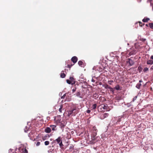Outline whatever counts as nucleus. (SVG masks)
<instances>
[{
  "mask_svg": "<svg viewBox=\"0 0 153 153\" xmlns=\"http://www.w3.org/2000/svg\"><path fill=\"white\" fill-rule=\"evenodd\" d=\"M51 131V129L49 127H47L45 130V131L47 133H50Z\"/></svg>",
  "mask_w": 153,
  "mask_h": 153,
  "instance_id": "obj_8",
  "label": "nucleus"
},
{
  "mask_svg": "<svg viewBox=\"0 0 153 153\" xmlns=\"http://www.w3.org/2000/svg\"><path fill=\"white\" fill-rule=\"evenodd\" d=\"M142 82H143V81L141 79V80H139V83H140Z\"/></svg>",
  "mask_w": 153,
  "mask_h": 153,
  "instance_id": "obj_45",
  "label": "nucleus"
},
{
  "mask_svg": "<svg viewBox=\"0 0 153 153\" xmlns=\"http://www.w3.org/2000/svg\"><path fill=\"white\" fill-rule=\"evenodd\" d=\"M83 63V62L81 61H79L78 62V64L79 66H81Z\"/></svg>",
  "mask_w": 153,
  "mask_h": 153,
  "instance_id": "obj_29",
  "label": "nucleus"
},
{
  "mask_svg": "<svg viewBox=\"0 0 153 153\" xmlns=\"http://www.w3.org/2000/svg\"><path fill=\"white\" fill-rule=\"evenodd\" d=\"M70 92H68L67 93H65V94H64V95L62 96L61 97V98L62 99H64L65 98V97H66L67 96H68V95H67V94H69Z\"/></svg>",
  "mask_w": 153,
  "mask_h": 153,
  "instance_id": "obj_13",
  "label": "nucleus"
},
{
  "mask_svg": "<svg viewBox=\"0 0 153 153\" xmlns=\"http://www.w3.org/2000/svg\"><path fill=\"white\" fill-rule=\"evenodd\" d=\"M50 127L51 128V129H52V130L53 131H56V130L57 129L56 128V126L55 125H51L50 126Z\"/></svg>",
  "mask_w": 153,
  "mask_h": 153,
  "instance_id": "obj_7",
  "label": "nucleus"
},
{
  "mask_svg": "<svg viewBox=\"0 0 153 153\" xmlns=\"http://www.w3.org/2000/svg\"><path fill=\"white\" fill-rule=\"evenodd\" d=\"M137 98V96H136L135 97H134L133 99V100H132V102H134Z\"/></svg>",
  "mask_w": 153,
  "mask_h": 153,
  "instance_id": "obj_35",
  "label": "nucleus"
},
{
  "mask_svg": "<svg viewBox=\"0 0 153 153\" xmlns=\"http://www.w3.org/2000/svg\"><path fill=\"white\" fill-rule=\"evenodd\" d=\"M59 146L61 148H62V147H63V145L62 144V141H61L60 143H59Z\"/></svg>",
  "mask_w": 153,
  "mask_h": 153,
  "instance_id": "obj_25",
  "label": "nucleus"
},
{
  "mask_svg": "<svg viewBox=\"0 0 153 153\" xmlns=\"http://www.w3.org/2000/svg\"><path fill=\"white\" fill-rule=\"evenodd\" d=\"M138 69L139 71V72H140L142 71V68L140 66H139L138 67Z\"/></svg>",
  "mask_w": 153,
  "mask_h": 153,
  "instance_id": "obj_28",
  "label": "nucleus"
},
{
  "mask_svg": "<svg viewBox=\"0 0 153 153\" xmlns=\"http://www.w3.org/2000/svg\"><path fill=\"white\" fill-rule=\"evenodd\" d=\"M50 137V135L49 134H47L45 135V136L42 137V140H45L47 139L48 138H49Z\"/></svg>",
  "mask_w": 153,
  "mask_h": 153,
  "instance_id": "obj_10",
  "label": "nucleus"
},
{
  "mask_svg": "<svg viewBox=\"0 0 153 153\" xmlns=\"http://www.w3.org/2000/svg\"><path fill=\"white\" fill-rule=\"evenodd\" d=\"M97 106V104H94L92 105V106L91 107V108H92V110H94L96 108Z\"/></svg>",
  "mask_w": 153,
  "mask_h": 153,
  "instance_id": "obj_20",
  "label": "nucleus"
},
{
  "mask_svg": "<svg viewBox=\"0 0 153 153\" xmlns=\"http://www.w3.org/2000/svg\"><path fill=\"white\" fill-rule=\"evenodd\" d=\"M105 88L106 89H111V87L108 85H106L105 86Z\"/></svg>",
  "mask_w": 153,
  "mask_h": 153,
  "instance_id": "obj_21",
  "label": "nucleus"
},
{
  "mask_svg": "<svg viewBox=\"0 0 153 153\" xmlns=\"http://www.w3.org/2000/svg\"><path fill=\"white\" fill-rule=\"evenodd\" d=\"M117 100H120V97L117 98Z\"/></svg>",
  "mask_w": 153,
  "mask_h": 153,
  "instance_id": "obj_48",
  "label": "nucleus"
},
{
  "mask_svg": "<svg viewBox=\"0 0 153 153\" xmlns=\"http://www.w3.org/2000/svg\"><path fill=\"white\" fill-rule=\"evenodd\" d=\"M150 69L151 70H153V65L151 67Z\"/></svg>",
  "mask_w": 153,
  "mask_h": 153,
  "instance_id": "obj_47",
  "label": "nucleus"
},
{
  "mask_svg": "<svg viewBox=\"0 0 153 153\" xmlns=\"http://www.w3.org/2000/svg\"><path fill=\"white\" fill-rule=\"evenodd\" d=\"M147 64L148 65H152L153 64V61L151 59L148 60L147 62Z\"/></svg>",
  "mask_w": 153,
  "mask_h": 153,
  "instance_id": "obj_12",
  "label": "nucleus"
},
{
  "mask_svg": "<svg viewBox=\"0 0 153 153\" xmlns=\"http://www.w3.org/2000/svg\"><path fill=\"white\" fill-rule=\"evenodd\" d=\"M150 59H153V55L151 56L150 57Z\"/></svg>",
  "mask_w": 153,
  "mask_h": 153,
  "instance_id": "obj_44",
  "label": "nucleus"
},
{
  "mask_svg": "<svg viewBox=\"0 0 153 153\" xmlns=\"http://www.w3.org/2000/svg\"><path fill=\"white\" fill-rule=\"evenodd\" d=\"M76 89H72V91L73 92H74L76 91Z\"/></svg>",
  "mask_w": 153,
  "mask_h": 153,
  "instance_id": "obj_43",
  "label": "nucleus"
},
{
  "mask_svg": "<svg viewBox=\"0 0 153 153\" xmlns=\"http://www.w3.org/2000/svg\"><path fill=\"white\" fill-rule=\"evenodd\" d=\"M92 134L91 135V139L92 140H94L95 139V137L97 135V130L95 126L93 127L91 130Z\"/></svg>",
  "mask_w": 153,
  "mask_h": 153,
  "instance_id": "obj_2",
  "label": "nucleus"
},
{
  "mask_svg": "<svg viewBox=\"0 0 153 153\" xmlns=\"http://www.w3.org/2000/svg\"><path fill=\"white\" fill-rule=\"evenodd\" d=\"M141 85V84L140 83H138L136 86V87L138 89L140 88V87Z\"/></svg>",
  "mask_w": 153,
  "mask_h": 153,
  "instance_id": "obj_17",
  "label": "nucleus"
},
{
  "mask_svg": "<svg viewBox=\"0 0 153 153\" xmlns=\"http://www.w3.org/2000/svg\"><path fill=\"white\" fill-rule=\"evenodd\" d=\"M149 70V68H148L146 67L144 68V69L143 71L144 72H146V71H148Z\"/></svg>",
  "mask_w": 153,
  "mask_h": 153,
  "instance_id": "obj_30",
  "label": "nucleus"
},
{
  "mask_svg": "<svg viewBox=\"0 0 153 153\" xmlns=\"http://www.w3.org/2000/svg\"><path fill=\"white\" fill-rule=\"evenodd\" d=\"M139 40L143 42H144L146 41V39L141 38V37Z\"/></svg>",
  "mask_w": 153,
  "mask_h": 153,
  "instance_id": "obj_27",
  "label": "nucleus"
},
{
  "mask_svg": "<svg viewBox=\"0 0 153 153\" xmlns=\"http://www.w3.org/2000/svg\"><path fill=\"white\" fill-rule=\"evenodd\" d=\"M146 26H147H147H148V24H146Z\"/></svg>",
  "mask_w": 153,
  "mask_h": 153,
  "instance_id": "obj_49",
  "label": "nucleus"
},
{
  "mask_svg": "<svg viewBox=\"0 0 153 153\" xmlns=\"http://www.w3.org/2000/svg\"><path fill=\"white\" fill-rule=\"evenodd\" d=\"M115 89L117 90H120V86L119 85H117L114 88Z\"/></svg>",
  "mask_w": 153,
  "mask_h": 153,
  "instance_id": "obj_22",
  "label": "nucleus"
},
{
  "mask_svg": "<svg viewBox=\"0 0 153 153\" xmlns=\"http://www.w3.org/2000/svg\"><path fill=\"white\" fill-rule=\"evenodd\" d=\"M139 22V23H140V26H142V23H141V22Z\"/></svg>",
  "mask_w": 153,
  "mask_h": 153,
  "instance_id": "obj_42",
  "label": "nucleus"
},
{
  "mask_svg": "<svg viewBox=\"0 0 153 153\" xmlns=\"http://www.w3.org/2000/svg\"><path fill=\"white\" fill-rule=\"evenodd\" d=\"M102 107L103 109H106L107 111H108V107L106 104L104 105Z\"/></svg>",
  "mask_w": 153,
  "mask_h": 153,
  "instance_id": "obj_14",
  "label": "nucleus"
},
{
  "mask_svg": "<svg viewBox=\"0 0 153 153\" xmlns=\"http://www.w3.org/2000/svg\"><path fill=\"white\" fill-rule=\"evenodd\" d=\"M149 19H150L149 18H144L143 19L142 21L143 22H147L149 20Z\"/></svg>",
  "mask_w": 153,
  "mask_h": 153,
  "instance_id": "obj_19",
  "label": "nucleus"
},
{
  "mask_svg": "<svg viewBox=\"0 0 153 153\" xmlns=\"http://www.w3.org/2000/svg\"><path fill=\"white\" fill-rule=\"evenodd\" d=\"M86 112L88 113H90L91 112V110H88Z\"/></svg>",
  "mask_w": 153,
  "mask_h": 153,
  "instance_id": "obj_41",
  "label": "nucleus"
},
{
  "mask_svg": "<svg viewBox=\"0 0 153 153\" xmlns=\"http://www.w3.org/2000/svg\"><path fill=\"white\" fill-rule=\"evenodd\" d=\"M66 82L69 84H72V82H71V81H70L69 79H67L66 80Z\"/></svg>",
  "mask_w": 153,
  "mask_h": 153,
  "instance_id": "obj_32",
  "label": "nucleus"
},
{
  "mask_svg": "<svg viewBox=\"0 0 153 153\" xmlns=\"http://www.w3.org/2000/svg\"><path fill=\"white\" fill-rule=\"evenodd\" d=\"M77 60L78 59L77 57L76 56H74L71 59V61H72L74 63V64L77 62Z\"/></svg>",
  "mask_w": 153,
  "mask_h": 153,
  "instance_id": "obj_6",
  "label": "nucleus"
},
{
  "mask_svg": "<svg viewBox=\"0 0 153 153\" xmlns=\"http://www.w3.org/2000/svg\"><path fill=\"white\" fill-rule=\"evenodd\" d=\"M62 140H61V138L60 137H59L57 139H56L55 140H54L53 142H52V143H57L59 144L60 143Z\"/></svg>",
  "mask_w": 153,
  "mask_h": 153,
  "instance_id": "obj_4",
  "label": "nucleus"
},
{
  "mask_svg": "<svg viewBox=\"0 0 153 153\" xmlns=\"http://www.w3.org/2000/svg\"><path fill=\"white\" fill-rule=\"evenodd\" d=\"M70 80L71 81V82H72V85H73L74 84H75V79L74 78L72 77H70Z\"/></svg>",
  "mask_w": 153,
  "mask_h": 153,
  "instance_id": "obj_9",
  "label": "nucleus"
},
{
  "mask_svg": "<svg viewBox=\"0 0 153 153\" xmlns=\"http://www.w3.org/2000/svg\"><path fill=\"white\" fill-rule=\"evenodd\" d=\"M23 153H27V151L26 149H25L24 151H23Z\"/></svg>",
  "mask_w": 153,
  "mask_h": 153,
  "instance_id": "obj_38",
  "label": "nucleus"
},
{
  "mask_svg": "<svg viewBox=\"0 0 153 153\" xmlns=\"http://www.w3.org/2000/svg\"><path fill=\"white\" fill-rule=\"evenodd\" d=\"M76 96L77 97L82 98V95L81 94V93L80 92H78L76 93Z\"/></svg>",
  "mask_w": 153,
  "mask_h": 153,
  "instance_id": "obj_11",
  "label": "nucleus"
},
{
  "mask_svg": "<svg viewBox=\"0 0 153 153\" xmlns=\"http://www.w3.org/2000/svg\"><path fill=\"white\" fill-rule=\"evenodd\" d=\"M44 143L45 145L47 146L49 144V142L48 141H46Z\"/></svg>",
  "mask_w": 153,
  "mask_h": 153,
  "instance_id": "obj_33",
  "label": "nucleus"
},
{
  "mask_svg": "<svg viewBox=\"0 0 153 153\" xmlns=\"http://www.w3.org/2000/svg\"><path fill=\"white\" fill-rule=\"evenodd\" d=\"M114 119H113V120H112V121H114Z\"/></svg>",
  "mask_w": 153,
  "mask_h": 153,
  "instance_id": "obj_50",
  "label": "nucleus"
},
{
  "mask_svg": "<svg viewBox=\"0 0 153 153\" xmlns=\"http://www.w3.org/2000/svg\"><path fill=\"white\" fill-rule=\"evenodd\" d=\"M72 65H70L69 64L68 65V68H70H70H71V67Z\"/></svg>",
  "mask_w": 153,
  "mask_h": 153,
  "instance_id": "obj_40",
  "label": "nucleus"
},
{
  "mask_svg": "<svg viewBox=\"0 0 153 153\" xmlns=\"http://www.w3.org/2000/svg\"><path fill=\"white\" fill-rule=\"evenodd\" d=\"M65 72H66V71H65L66 69H65Z\"/></svg>",
  "mask_w": 153,
  "mask_h": 153,
  "instance_id": "obj_52",
  "label": "nucleus"
},
{
  "mask_svg": "<svg viewBox=\"0 0 153 153\" xmlns=\"http://www.w3.org/2000/svg\"><path fill=\"white\" fill-rule=\"evenodd\" d=\"M64 71H62L61 72V73L60 75V76L62 78L65 77V74L63 73Z\"/></svg>",
  "mask_w": 153,
  "mask_h": 153,
  "instance_id": "obj_18",
  "label": "nucleus"
},
{
  "mask_svg": "<svg viewBox=\"0 0 153 153\" xmlns=\"http://www.w3.org/2000/svg\"><path fill=\"white\" fill-rule=\"evenodd\" d=\"M113 80H110V81H108V82L109 83V84L110 85H111V82H113Z\"/></svg>",
  "mask_w": 153,
  "mask_h": 153,
  "instance_id": "obj_37",
  "label": "nucleus"
},
{
  "mask_svg": "<svg viewBox=\"0 0 153 153\" xmlns=\"http://www.w3.org/2000/svg\"><path fill=\"white\" fill-rule=\"evenodd\" d=\"M108 116V113H104L100 115L99 118L102 120L104 119V118L107 117Z\"/></svg>",
  "mask_w": 153,
  "mask_h": 153,
  "instance_id": "obj_3",
  "label": "nucleus"
},
{
  "mask_svg": "<svg viewBox=\"0 0 153 153\" xmlns=\"http://www.w3.org/2000/svg\"><path fill=\"white\" fill-rule=\"evenodd\" d=\"M71 100V97H69L68 96H67L66 99L65 100V101H67L68 102L70 101Z\"/></svg>",
  "mask_w": 153,
  "mask_h": 153,
  "instance_id": "obj_15",
  "label": "nucleus"
},
{
  "mask_svg": "<svg viewBox=\"0 0 153 153\" xmlns=\"http://www.w3.org/2000/svg\"><path fill=\"white\" fill-rule=\"evenodd\" d=\"M114 119L117 122L115 123H111L110 122L109 124V126H111V125H113L114 124H120V122L123 121L124 118L123 116H121L114 118Z\"/></svg>",
  "mask_w": 153,
  "mask_h": 153,
  "instance_id": "obj_1",
  "label": "nucleus"
},
{
  "mask_svg": "<svg viewBox=\"0 0 153 153\" xmlns=\"http://www.w3.org/2000/svg\"><path fill=\"white\" fill-rule=\"evenodd\" d=\"M63 107V106L62 105H60V108H59V111L60 112H62V108Z\"/></svg>",
  "mask_w": 153,
  "mask_h": 153,
  "instance_id": "obj_34",
  "label": "nucleus"
},
{
  "mask_svg": "<svg viewBox=\"0 0 153 153\" xmlns=\"http://www.w3.org/2000/svg\"><path fill=\"white\" fill-rule=\"evenodd\" d=\"M127 63H129L130 66H132L134 64V61L130 58L128 59V61H127Z\"/></svg>",
  "mask_w": 153,
  "mask_h": 153,
  "instance_id": "obj_5",
  "label": "nucleus"
},
{
  "mask_svg": "<svg viewBox=\"0 0 153 153\" xmlns=\"http://www.w3.org/2000/svg\"><path fill=\"white\" fill-rule=\"evenodd\" d=\"M76 109H72L71 110L69 111L68 113V116H70L72 113H73V112Z\"/></svg>",
  "mask_w": 153,
  "mask_h": 153,
  "instance_id": "obj_16",
  "label": "nucleus"
},
{
  "mask_svg": "<svg viewBox=\"0 0 153 153\" xmlns=\"http://www.w3.org/2000/svg\"><path fill=\"white\" fill-rule=\"evenodd\" d=\"M149 25L151 28L153 29V23H149Z\"/></svg>",
  "mask_w": 153,
  "mask_h": 153,
  "instance_id": "obj_23",
  "label": "nucleus"
},
{
  "mask_svg": "<svg viewBox=\"0 0 153 153\" xmlns=\"http://www.w3.org/2000/svg\"><path fill=\"white\" fill-rule=\"evenodd\" d=\"M29 128L27 126H26L25 127V128L24 129L25 132H27V131H28V129Z\"/></svg>",
  "mask_w": 153,
  "mask_h": 153,
  "instance_id": "obj_31",
  "label": "nucleus"
},
{
  "mask_svg": "<svg viewBox=\"0 0 153 153\" xmlns=\"http://www.w3.org/2000/svg\"><path fill=\"white\" fill-rule=\"evenodd\" d=\"M110 90L113 93H114V90L112 88H111V89H110Z\"/></svg>",
  "mask_w": 153,
  "mask_h": 153,
  "instance_id": "obj_39",
  "label": "nucleus"
},
{
  "mask_svg": "<svg viewBox=\"0 0 153 153\" xmlns=\"http://www.w3.org/2000/svg\"><path fill=\"white\" fill-rule=\"evenodd\" d=\"M40 143L39 142H38L36 144V145L37 146H38L40 145Z\"/></svg>",
  "mask_w": 153,
  "mask_h": 153,
  "instance_id": "obj_36",
  "label": "nucleus"
},
{
  "mask_svg": "<svg viewBox=\"0 0 153 153\" xmlns=\"http://www.w3.org/2000/svg\"><path fill=\"white\" fill-rule=\"evenodd\" d=\"M152 10H153V7H152Z\"/></svg>",
  "mask_w": 153,
  "mask_h": 153,
  "instance_id": "obj_51",
  "label": "nucleus"
},
{
  "mask_svg": "<svg viewBox=\"0 0 153 153\" xmlns=\"http://www.w3.org/2000/svg\"><path fill=\"white\" fill-rule=\"evenodd\" d=\"M74 146L73 145L70 146L69 147V150L70 151H72L73 149Z\"/></svg>",
  "mask_w": 153,
  "mask_h": 153,
  "instance_id": "obj_26",
  "label": "nucleus"
},
{
  "mask_svg": "<svg viewBox=\"0 0 153 153\" xmlns=\"http://www.w3.org/2000/svg\"><path fill=\"white\" fill-rule=\"evenodd\" d=\"M91 81L93 82H94L95 81L94 80L92 79L91 80Z\"/></svg>",
  "mask_w": 153,
  "mask_h": 153,
  "instance_id": "obj_46",
  "label": "nucleus"
},
{
  "mask_svg": "<svg viewBox=\"0 0 153 153\" xmlns=\"http://www.w3.org/2000/svg\"><path fill=\"white\" fill-rule=\"evenodd\" d=\"M65 126L63 124L61 123V125H60V128L62 130V131H63V128L65 127Z\"/></svg>",
  "mask_w": 153,
  "mask_h": 153,
  "instance_id": "obj_24",
  "label": "nucleus"
}]
</instances>
